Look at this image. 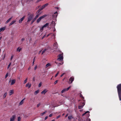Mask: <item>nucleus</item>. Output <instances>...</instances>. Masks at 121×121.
<instances>
[{"label": "nucleus", "instance_id": "30", "mask_svg": "<svg viewBox=\"0 0 121 121\" xmlns=\"http://www.w3.org/2000/svg\"><path fill=\"white\" fill-rule=\"evenodd\" d=\"M27 78H26V79L24 80V82H23V83L24 84H25L27 82Z\"/></svg>", "mask_w": 121, "mask_h": 121}, {"label": "nucleus", "instance_id": "31", "mask_svg": "<svg viewBox=\"0 0 121 121\" xmlns=\"http://www.w3.org/2000/svg\"><path fill=\"white\" fill-rule=\"evenodd\" d=\"M46 112V111H45V112H44L42 113L41 114V116H43V115L44 114H45Z\"/></svg>", "mask_w": 121, "mask_h": 121}, {"label": "nucleus", "instance_id": "9", "mask_svg": "<svg viewBox=\"0 0 121 121\" xmlns=\"http://www.w3.org/2000/svg\"><path fill=\"white\" fill-rule=\"evenodd\" d=\"M15 79H13L11 81V83L10 84L11 85H12L14 84L15 82Z\"/></svg>", "mask_w": 121, "mask_h": 121}, {"label": "nucleus", "instance_id": "62", "mask_svg": "<svg viewBox=\"0 0 121 121\" xmlns=\"http://www.w3.org/2000/svg\"><path fill=\"white\" fill-rule=\"evenodd\" d=\"M52 121H55V120H53Z\"/></svg>", "mask_w": 121, "mask_h": 121}, {"label": "nucleus", "instance_id": "6", "mask_svg": "<svg viewBox=\"0 0 121 121\" xmlns=\"http://www.w3.org/2000/svg\"><path fill=\"white\" fill-rule=\"evenodd\" d=\"M85 104V103L83 102L82 103V104L78 106V108L79 109H81L83 107Z\"/></svg>", "mask_w": 121, "mask_h": 121}, {"label": "nucleus", "instance_id": "45", "mask_svg": "<svg viewBox=\"0 0 121 121\" xmlns=\"http://www.w3.org/2000/svg\"><path fill=\"white\" fill-rule=\"evenodd\" d=\"M86 115V116H87V117H89V116H90V114H87Z\"/></svg>", "mask_w": 121, "mask_h": 121}, {"label": "nucleus", "instance_id": "47", "mask_svg": "<svg viewBox=\"0 0 121 121\" xmlns=\"http://www.w3.org/2000/svg\"><path fill=\"white\" fill-rule=\"evenodd\" d=\"M13 55L12 56L11 58V60L13 58Z\"/></svg>", "mask_w": 121, "mask_h": 121}, {"label": "nucleus", "instance_id": "60", "mask_svg": "<svg viewBox=\"0 0 121 121\" xmlns=\"http://www.w3.org/2000/svg\"><path fill=\"white\" fill-rule=\"evenodd\" d=\"M64 115H65V114H64V113H63V114H62V116H64Z\"/></svg>", "mask_w": 121, "mask_h": 121}, {"label": "nucleus", "instance_id": "24", "mask_svg": "<svg viewBox=\"0 0 121 121\" xmlns=\"http://www.w3.org/2000/svg\"><path fill=\"white\" fill-rule=\"evenodd\" d=\"M51 65V64H50L49 63H48L45 66V67L46 68L47 67H48L49 66Z\"/></svg>", "mask_w": 121, "mask_h": 121}, {"label": "nucleus", "instance_id": "61", "mask_svg": "<svg viewBox=\"0 0 121 121\" xmlns=\"http://www.w3.org/2000/svg\"><path fill=\"white\" fill-rule=\"evenodd\" d=\"M1 37H0V40H1Z\"/></svg>", "mask_w": 121, "mask_h": 121}, {"label": "nucleus", "instance_id": "46", "mask_svg": "<svg viewBox=\"0 0 121 121\" xmlns=\"http://www.w3.org/2000/svg\"><path fill=\"white\" fill-rule=\"evenodd\" d=\"M37 66H35V67L34 68V70H36V69H37Z\"/></svg>", "mask_w": 121, "mask_h": 121}, {"label": "nucleus", "instance_id": "55", "mask_svg": "<svg viewBox=\"0 0 121 121\" xmlns=\"http://www.w3.org/2000/svg\"><path fill=\"white\" fill-rule=\"evenodd\" d=\"M68 114H67L65 116V117H67L68 116Z\"/></svg>", "mask_w": 121, "mask_h": 121}, {"label": "nucleus", "instance_id": "51", "mask_svg": "<svg viewBox=\"0 0 121 121\" xmlns=\"http://www.w3.org/2000/svg\"><path fill=\"white\" fill-rule=\"evenodd\" d=\"M34 60L33 61V63H32V65H34Z\"/></svg>", "mask_w": 121, "mask_h": 121}, {"label": "nucleus", "instance_id": "32", "mask_svg": "<svg viewBox=\"0 0 121 121\" xmlns=\"http://www.w3.org/2000/svg\"><path fill=\"white\" fill-rule=\"evenodd\" d=\"M44 28V27H43V26H42V27L40 29V30H41V32H42V31L43 30V28Z\"/></svg>", "mask_w": 121, "mask_h": 121}, {"label": "nucleus", "instance_id": "37", "mask_svg": "<svg viewBox=\"0 0 121 121\" xmlns=\"http://www.w3.org/2000/svg\"><path fill=\"white\" fill-rule=\"evenodd\" d=\"M8 73H7L6 74L5 77V78H6L8 76Z\"/></svg>", "mask_w": 121, "mask_h": 121}, {"label": "nucleus", "instance_id": "19", "mask_svg": "<svg viewBox=\"0 0 121 121\" xmlns=\"http://www.w3.org/2000/svg\"><path fill=\"white\" fill-rule=\"evenodd\" d=\"M73 118V117L71 115L69 116L68 117V119L69 120Z\"/></svg>", "mask_w": 121, "mask_h": 121}, {"label": "nucleus", "instance_id": "22", "mask_svg": "<svg viewBox=\"0 0 121 121\" xmlns=\"http://www.w3.org/2000/svg\"><path fill=\"white\" fill-rule=\"evenodd\" d=\"M5 28L4 27H2L0 29V32L4 30H5Z\"/></svg>", "mask_w": 121, "mask_h": 121}, {"label": "nucleus", "instance_id": "3", "mask_svg": "<svg viewBox=\"0 0 121 121\" xmlns=\"http://www.w3.org/2000/svg\"><path fill=\"white\" fill-rule=\"evenodd\" d=\"M48 5V3L44 5H43L41 7H40L39 10V11H40L41 10H43L44 8L45 7H47Z\"/></svg>", "mask_w": 121, "mask_h": 121}, {"label": "nucleus", "instance_id": "56", "mask_svg": "<svg viewBox=\"0 0 121 121\" xmlns=\"http://www.w3.org/2000/svg\"><path fill=\"white\" fill-rule=\"evenodd\" d=\"M45 36V35H44L42 38V39H43V38H44Z\"/></svg>", "mask_w": 121, "mask_h": 121}, {"label": "nucleus", "instance_id": "27", "mask_svg": "<svg viewBox=\"0 0 121 121\" xmlns=\"http://www.w3.org/2000/svg\"><path fill=\"white\" fill-rule=\"evenodd\" d=\"M89 111H87L86 112H85L82 115V116H83L85 115L87 113H89Z\"/></svg>", "mask_w": 121, "mask_h": 121}, {"label": "nucleus", "instance_id": "64", "mask_svg": "<svg viewBox=\"0 0 121 121\" xmlns=\"http://www.w3.org/2000/svg\"><path fill=\"white\" fill-rule=\"evenodd\" d=\"M35 59H34L33 60V61L34 60L35 61Z\"/></svg>", "mask_w": 121, "mask_h": 121}, {"label": "nucleus", "instance_id": "33", "mask_svg": "<svg viewBox=\"0 0 121 121\" xmlns=\"http://www.w3.org/2000/svg\"><path fill=\"white\" fill-rule=\"evenodd\" d=\"M42 85V83L41 82H40L38 85V87H40Z\"/></svg>", "mask_w": 121, "mask_h": 121}, {"label": "nucleus", "instance_id": "8", "mask_svg": "<svg viewBox=\"0 0 121 121\" xmlns=\"http://www.w3.org/2000/svg\"><path fill=\"white\" fill-rule=\"evenodd\" d=\"M57 13L56 12L54 13V14L53 15L52 17L53 18H55L57 17Z\"/></svg>", "mask_w": 121, "mask_h": 121}, {"label": "nucleus", "instance_id": "52", "mask_svg": "<svg viewBox=\"0 0 121 121\" xmlns=\"http://www.w3.org/2000/svg\"><path fill=\"white\" fill-rule=\"evenodd\" d=\"M52 114H50L49 115V117H51L52 116Z\"/></svg>", "mask_w": 121, "mask_h": 121}, {"label": "nucleus", "instance_id": "57", "mask_svg": "<svg viewBox=\"0 0 121 121\" xmlns=\"http://www.w3.org/2000/svg\"><path fill=\"white\" fill-rule=\"evenodd\" d=\"M30 69V67H29L28 69V70H29Z\"/></svg>", "mask_w": 121, "mask_h": 121}, {"label": "nucleus", "instance_id": "20", "mask_svg": "<svg viewBox=\"0 0 121 121\" xmlns=\"http://www.w3.org/2000/svg\"><path fill=\"white\" fill-rule=\"evenodd\" d=\"M66 91V89H63L61 91V93L62 94L63 93L65 92Z\"/></svg>", "mask_w": 121, "mask_h": 121}, {"label": "nucleus", "instance_id": "50", "mask_svg": "<svg viewBox=\"0 0 121 121\" xmlns=\"http://www.w3.org/2000/svg\"><path fill=\"white\" fill-rule=\"evenodd\" d=\"M48 118V116L46 117L45 118V120H46V119H47Z\"/></svg>", "mask_w": 121, "mask_h": 121}, {"label": "nucleus", "instance_id": "63", "mask_svg": "<svg viewBox=\"0 0 121 121\" xmlns=\"http://www.w3.org/2000/svg\"><path fill=\"white\" fill-rule=\"evenodd\" d=\"M55 29H54V31H55Z\"/></svg>", "mask_w": 121, "mask_h": 121}, {"label": "nucleus", "instance_id": "42", "mask_svg": "<svg viewBox=\"0 0 121 121\" xmlns=\"http://www.w3.org/2000/svg\"><path fill=\"white\" fill-rule=\"evenodd\" d=\"M58 74H59V72H58V73L56 74L55 76V77H56L58 75Z\"/></svg>", "mask_w": 121, "mask_h": 121}, {"label": "nucleus", "instance_id": "21", "mask_svg": "<svg viewBox=\"0 0 121 121\" xmlns=\"http://www.w3.org/2000/svg\"><path fill=\"white\" fill-rule=\"evenodd\" d=\"M16 22V20H14L12 21L10 24V25H11L14 23Z\"/></svg>", "mask_w": 121, "mask_h": 121}, {"label": "nucleus", "instance_id": "53", "mask_svg": "<svg viewBox=\"0 0 121 121\" xmlns=\"http://www.w3.org/2000/svg\"><path fill=\"white\" fill-rule=\"evenodd\" d=\"M24 40V38H22V41H23Z\"/></svg>", "mask_w": 121, "mask_h": 121}, {"label": "nucleus", "instance_id": "26", "mask_svg": "<svg viewBox=\"0 0 121 121\" xmlns=\"http://www.w3.org/2000/svg\"><path fill=\"white\" fill-rule=\"evenodd\" d=\"M39 90H37L35 91L34 92V94L35 95H36L37 94L39 93Z\"/></svg>", "mask_w": 121, "mask_h": 121}, {"label": "nucleus", "instance_id": "13", "mask_svg": "<svg viewBox=\"0 0 121 121\" xmlns=\"http://www.w3.org/2000/svg\"><path fill=\"white\" fill-rule=\"evenodd\" d=\"M25 99H22L20 102L19 103V105H22L24 103V100Z\"/></svg>", "mask_w": 121, "mask_h": 121}, {"label": "nucleus", "instance_id": "35", "mask_svg": "<svg viewBox=\"0 0 121 121\" xmlns=\"http://www.w3.org/2000/svg\"><path fill=\"white\" fill-rule=\"evenodd\" d=\"M19 48H17V51H18L19 52H20V51L21 50V48H20L19 50H18V49H19Z\"/></svg>", "mask_w": 121, "mask_h": 121}, {"label": "nucleus", "instance_id": "15", "mask_svg": "<svg viewBox=\"0 0 121 121\" xmlns=\"http://www.w3.org/2000/svg\"><path fill=\"white\" fill-rule=\"evenodd\" d=\"M47 91V90L46 89H45L41 93L42 94H45Z\"/></svg>", "mask_w": 121, "mask_h": 121}, {"label": "nucleus", "instance_id": "7", "mask_svg": "<svg viewBox=\"0 0 121 121\" xmlns=\"http://www.w3.org/2000/svg\"><path fill=\"white\" fill-rule=\"evenodd\" d=\"M16 117L15 115H13L10 118V121H14Z\"/></svg>", "mask_w": 121, "mask_h": 121}, {"label": "nucleus", "instance_id": "49", "mask_svg": "<svg viewBox=\"0 0 121 121\" xmlns=\"http://www.w3.org/2000/svg\"><path fill=\"white\" fill-rule=\"evenodd\" d=\"M40 104H38L37 105V107H39V106H40Z\"/></svg>", "mask_w": 121, "mask_h": 121}, {"label": "nucleus", "instance_id": "48", "mask_svg": "<svg viewBox=\"0 0 121 121\" xmlns=\"http://www.w3.org/2000/svg\"><path fill=\"white\" fill-rule=\"evenodd\" d=\"M87 121H91V120L89 118H88L87 119Z\"/></svg>", "mask_w": 121, "mask_h": 121}, {"label": "nucleus", "instance_id": "1", "mask_svg": "<svg viewBox=\"0 0 121 121\" xmlns=\"http://www.w3.org/2000/svg\"><path fill=\"white\" fill-rule=\"evenodd\" d=\"M63 54H61L58 56V58L57 59V60L59 61H62L63 60Z\"/></svg>", "mask_w": 121, "mask_h": 121}, {"label": "nucleus", "instance_id": "36", "mask_svg": "<svg viewBox=\"0 0 121 121\" xmlns=\"http://www.w3.org/2000/svg\"><path fill=\"white\" fill-rule=\"evenodd\" d=\"M11 62L9 64V65H8V67H7V69H8L9 68V67H10V65H11Z\"/></svg>", "mask_w": 121, "mask_h": 121}, {"label": "nucleus", "instance_id": "4", "mask_svg": "<svg viewBox=\"0 0 121 121\" xmlns=\"http://www.w3.org/2000/svg\"><path fill=\"white\" fill-rule=\"evenodd\" d=\"M33 18V16L30 15L28 17V20L27 22H30Z\"/></svg>", "mask_w": 121, "mask_h": 121}, {"label": "nucleus", "instance_id": "34", "mask_svg": "<svg viewBox=\"0 0 121 121\" xmlns=\"http://www.w3.org/2000/svg\"><path fill=\"white\" fill-rule=\"evenodd\" d=\"M21 120V118L20 117H18V121H20Z\"/></svg>", "mask_w": 121, "mask_h": 121}, {"label": "nucleus", "instance_id": "5", "mask_svg": "<svg viewBox=\"0 0 121 121\" xmlns=\"http://www.w3.org/2000/svg\"><path fill=\"white\" fill-rule=\"evenodd\" d=\"M39 15H37L35 17L34 19L32 20V21L31 23V24H32L33 22L36 20L37 19V18L39 16Z\"/></svg>", "mask_w": 121, "mask_h": 121}, {"label": "nucleus", "instance_id": "43", "mask_svg": "<svg viewBox=\"0 0 121 121\" xmlns=\"http://www.w3.org/2000/svg\"><path fill=\"white\" fill-rule=\"evenodd\" d=\"M43 0H38L36 2V3H37L38 2H39Z\"/></svg>", "mask_w": 121, "mask_h": 121}, {"label": "nucleus", "instance_id": "58", "mask_svg": "<svg viewBox=\"0 0 121 121\" xmlns=\"http://www.w3.org/2000/svg\"><path fill=\"white\" fill-rule=\"evenodd\" d=\"M41 51H40L39 52V54H40V53H41Z\"/></svg>", "mask_w": 121, "mask_h": 121}, {"label": "nucleus", "instance_id": "29", "mask_svg": "<svg viewBox=\"0 0 121 121\" xmlns=\"http://www.w3.org/2000/svg\"><path fill=\"white\" fill-rule=\"evenodd\" d=\"M5 56H6L4 54L3 56H2V60H4V59L5 58Z\"/></svg>", "mask_w": 121, "mask_h": 121}, {"label": "nucleus", "instance_id": "38", "mask_svg": "<svg viewBox=\"0 0 121 121\" xmlns=\"http://www.w3.org/2000/svg\"><path fill=\"white\" fill-rule=\"evenodd\" d=\"M80 97L82 98L83 99V100L84 101V97H83L82 95L81 94L80 95Z\"/></svg>", "mask_w": 121, "mask_h": 121}, {"label": "nucleus", "instance_id": "12", "mask_svg": "<svg viewBox=\"0 0 121 121\" xmlns=\"http://www.w3.org/2000/svg\"><path fill=\"white\" fill-rule=\"evenodd\" d=\"M57 42L54 43L53 44V46L54 47V48L56 49L57 48Z\"/></svg>", "mask_w": 121, "mask_h": 121}, {"label": "nucleus", "instance_id": "11", "mask_svg": "<svg viewBox=\"0 0 121 121\" xmlns=\"http://www.w3.org/2000/svg\"><path fill=\"white\" fill-rule=\"evenodd\" d=\"M25 17V16H23L19 20V23H21L22 22V21L24 19Z\"/></svg>", "mask_w": 121, "mask_h": 121}, {"label": "nucleus", "instance_id": "10", "mask_svg": "<svg viewBox=\"0 0 121 121\" xmlns=\"http://www.w3.org/2000/svg\"><path fill=\"white\" fill-rule=\"evenodd\" d=\"M74 80V78L73 77H71V78H69V81L70 82L71 81L70 83H71Z\"/></svg>", "mask_w": 121, "mask_h": 121}, {"label": "nucleus", "instance_id": "59", "mask_svg": "<svg viewBox=\"0 0 121 121\" xmlns=\"http://www.w3.org/2000/svg\"><path fill=\"white\" fill-rule=\"evenodd\" d=\"M63 64V62H62V63H61V64L60 63V65H62V64Z\"/></svg>", "mask_w": 121, "mask_h": 121}, {"label": "nucleus", "instance_id": "44", "mask_svg": "<svg viewBox=\"0 0 121 121\" xmlns=\"http://www.w3.org/2000/svg\"><path fill=\"white\" fill-rule=\"evenodd\" d=\"M60 115H59V116H57L56 117V119H58V118H60Z\"/></svg>", "mask_w": 121, "mask_h": 121}, {"label": "nucleus", "instance_id": "17", "mask_svg": "<svg viewBox=\"0 0 121 121\" xmlns=\"http://www.w3.org/2000/svg\"><path fill=\"white\" fill-rule=\"evenodd\" d=\"M48 25H49V23H46L43 26V27H44V28L46 27L47 26H48Z\"/></svg>", "mask_w": 121, "mask_h": 121}, {"label": "nucleus", "instance_id": "14", "mask_svg": "<svg viewBox=\"0 0 121 121\" xmlns=\"http://www.w3.org/2000/svg\"><path fill=\"white\" fill-rule=\"evenodd\" d=\"M28 86V88H29L31 87V84H29V83H27L26 85V87H27Z\"/></svg>", "mask_w": 121, "mask_h": 121}, {"label": "nucleus", "instance_id": "16", "mask_svg": "<svg viewBox=\"0 0 121 121\" xmlns=\"http://www.w3.org/2000/svg\"><path fill=\"white\" fill-rule=\"evenodd\" d=\"M13 90H11L9 92V95H11L13 93Z\"/></svg>", "mask_w": 121, "mask_h": 121}, {"label": "nucleus", "instance_id": "28", "mask_svg": "<svg viewBox=\"0 0 121 121\" xmlns=\"http://www.w3.org/2000/svg\"><path fill=\"white\" fill-rule=\"evenodd\" d=\"M7 95V93L6 92L4 93V96H3L4 98H5V97H6Z\"/></svg>", "mask_w": 121, "mask_h": 121}, {"label": "nucleus", "instance_id": "40", "mask_svg": "<svg viewBox=\"0 0 121 121\" xmlns=\"http://www.w3.org/2000/svg\"><path fill=\"white\" fill-rule=\"evenodd\" d=\"M58 80H56L54 83V85L56 84Z\"/></svg>", "mask_w": 121, "mask_h": 121}, {"label": "nucleus", "instance_id": "18", "mask_svg": "<svg viewBox=\"0 0 121 121\" xmlns=\"http://www.w3.org/2000/svg\"><path fill=\"white\" fill-rule=\"evenodd\" d=\"M52 24L53 26H55V22L54 21H52Z\"/></svg>", "mask_w": 121, "mask_h": 121}, {"label": "nucleus", "instance_id": "23", "mask_svg": "<svg viewBox=\"0 0 121 121\" xmlns=\"http://www.w3.org/2000/svg\"><path fill=\"white\" fill-rule=\"evenodd\" d=\"M12 17H11V18H9L7 21L5 23L6 24L11 19Z\"/></svg>", "mask_w": 121, "mask_h": 121}, {"label": "nucleus", "instance_id": "39", "mask_svg": "<svg viewBox=\"0 0 121 121\" xmlns=\"http://www.w3.org/2000/svg\"><path fill=\"white\" fill-rule=\"evenodd\" d=\"M71 86H69V87H68V88H67V89H66V91H68L70 88Z\"/></svg>", "mask_w": 121, "mask_h": 121}, {"label": "nucleus", "instance_id": "25", "mask_svg": "<svg viewBox=\"0 0 121 121\" xmlns=\"http://www.w3.org/2000/svg\"><path fill=\"white\" fill-rule=\"evenodd\" d=\"M47 49H44V50H43V51L42 52V54H43L45 52V51H47Z\"/></svg>", "mask_w": 121, "mask_h": 121}, {"label": "nucleus", "instance_id": "2", "mask_svg": "<svg viewBox=\"0 0 121 121\" xmlns=\"http://www.w3.org/2000/svg\"><path fill=\"white\" fill-rule=\"evenodd\" d=\"M46 15H43L40 17H39L38 19L37 20V23H39V22L41 21L42 19H43L45 17H46Z\"/></svg>", "mask_w": 121, "mask_h": 121}, {"label": "nucleus", "instance_id": "54", "mask_svg": "<svg viewBox=\"0 0 121 121\" xmlns=\"http://www.w3.org/2000/svg\"><path fill=\"white\" fill-rule=\"evenodd\" d=\"M51 34H48L47 35V37H48Z\"/></svg>", "mask_w": 121, "mask_h": 121}, {"label": "nucleus", "instance_id": "41", "mask_svg": "<svg viewBox=\"0 0 121 121\" xmlns=\"http://www.w3.org/2000/svg\"><path fill=\"white\" fill-rule=\"evenodd\" d=\"M65 74V73H63L62 74L60 75V77H62Z\"/></svg>", "mask_w": 121, "mask_h": 121}]
</instances>
